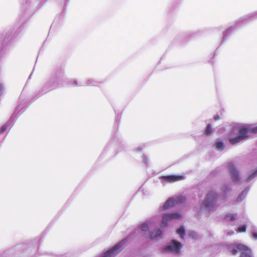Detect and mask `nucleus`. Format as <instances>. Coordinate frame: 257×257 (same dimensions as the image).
I'll return each mask as SVG.
<instances>
[{"label":"nucleus","mask_w":257,"mask_h":257,"mask_svg":"<svg viewBox=\"0 0 257 257\" xmlns=\"http://www.w3.org/2000/svg\"><path fill=\"white\" fill-rule=\"evenodd\" d=\"M224 219L225 221L231 222L235 220V217L233 214L227 213L224 217Z\"/></svg>","instance_id":"obj_13"},{"label":"nucleus","mask_w":257,"mask_h":257,"mask_svg":"<svg viewBox=\"0 0 257 257\" xmlns=\"http://www.w3.org/2000/svg\"><path fill=\"white\" fill-rule=\"evenodd\" d=\"M189 236L193 239H196L198 237L197 232L194 231L190 230L188 232Z\"/></svg>","instance_id":"obj_17"},{"label":"nucleus","mask_w":257,"mask_h":257,"mask_svg":"<svg viewBox=\"0 0 257 257\" xmlns=\"http://www.w3.org/2000/svg\"><path fill=\"white\" fill-rule=\"evenodd\" d=\"M216 148L219 150H223L224 148V144L221 142H218L215 144Z\"/></svg>","instance_id":"obj_16"},{"label":"nucleus","mask_w":257,"mask_h":257,"mask_svg":"<svg viewBox=\"0 0 257 257\" xmlns=\"http://www.w3.org/2000/svg\"><path fill=\"white\" fill-rule=\"evenodd\" d=\"M180 217V215L178 212H173L167 213L163 215L161 222V227H165L167 226V222L175 219H178Z\"/></svg>","instance_id":"obj_7"},{"label":"nucleus","mask_w":257,"mask_h":257,"mask_svg":"<svg viewBox=\"0 0 257 257\" xmlns=\"http://www.w3.org/2000/svg\"><path fill=\"white\" fill-rule=\"evenodd\" d=\"M83 84H80V85H78V83H77V81H76V80H74L73 81V85L74 86H80V85H83Z\"/></svg>","instance_id":"obj_28"},{"label":"nucleus","mask_w":257,"mask_h":257,"mask_svg":"<svg viewBox=\"0 0 257 257\" xmlns=\"http://www.w3.org/2000/svg\"><path fill=\"white\" fill-rule=\"evenodd\" d=\"M256 174L257 170L248 177L247 181H250L251 179L254 178Z\"/></svg>","instance_id":"obj_24"},{"label":"nucleus","mask_w":257,"mask_h":257,"mask_svg":"<svg viewBox=\"0 0 257 257\" xmlns=\"http://www.w3.org/2000/svg\"><path fill=\"white\" fill-rule=\"evenodd\" d=\"M174 198L176 204L183 203L185 202L186 200V198L185 197V196L183 195H179Z\"/></svg>","instance_id":"obj_14"},{"label":"nucleus","mask_w":257,"mask_h":257,"mask_svg":"<svg viewBox=\"0 0 257 257\" xmlns=\"http://www.w3.org/2000/svg\"><path fill=\"white\" fill-rule=\"evenodd\" d=\"M175 202L174 197L169 198L166 202L164 203L163 206V209L166 210L170 207H173L174 205H175Z\"/></svg>","instance_id":"obj_12"},{"label":"nucleus","mask_w":257,"mask_h":257,"mask_svg":"<svg viewBox=\"0 0 257 257\" xmlns=\"http://www.w3.org/2000/svg\"><path fill=\"white\" fill-rule=\"evenodd\" d=\"M220 119L219 116L218 115H216L214 117L215 120H218Z\"/></svg>","instance_id":"obj_30"},{"label":"nucleus","mask_w":257,"mask_h":257,"mask_svg":"<svg viewBox=\"0 0 257 257\" xmlns=\"http://www.w3.org/2000/svg\"><path fill=\"white\" fill-rule=\"evenodd\" d=\"M248 129V132H251L253 133H257V126L252 128H247Z\"/></svg>","instance_id":"obj_23"},{"label":"nucleus","mask_w":257,"mask_h":257,"mask_svg":"<svg viewBox=\"0 0 257 257\" xmlns=\"http://www.w3.org/2000/svg\"><path fill=\"white\" fill-rule=\"evenodd\" d=\"M228 167L229 172L231 175L232 180L234 181H237L238 180V172L234 167L232 163L230 162L228 164Z\"/></svg>","instance_id":"obj_9"},{"label":"nucleus","mask_w":257,"mask_h":257,"mask_svg":"<svg viewBox=\"0 0 257 257\" xmlns=\"http://www.w3.org/2000/svg\"><path fill=\"white\" fill-rule=\"evenodd\" d=\"M161 182L164 183V182L172 183L180 180H184L185 177L182 175H168L162 176L160 177Z\"/></svg>","instance_id":"obj_8"},{"label":"nucleus","mask_w":257,"mask_h":257,"mask_svg":"<svg viewBox=\"0 0 257 257\" xmlns=\"http://www.w3.org/2000/svg\"><path fill=\"white\" fill-rule=\"evenodd\" d=\"M252 236H253V237L257 239V233L256 232H253L252 233Z\"/></svg>","instance_id":"obj_29"},{"label":"nucleus","mask_w":257,"mask_h":257,"mask_svg":"<svg viewBox=\"0 0 257 257\" xmlns=\"http://www.w3.org/2000/svg\"><path fill=\"white\" fill-rule=\"evenodd\" d=\"M246 231V226L245 225H243L239 227L237 229V232H244Z\"/></svg>","instance_id":"obj_21"},{"label":"nucleus","mask_w":257,"mask_h":257,"mask_svg":"<svg viewBox=\"0 0 257 257\" xmlns=\"http://www.w3.org/2000/svg\"><path fill=\"white\" fill-rule=\"evenodd\" d=\"M204 135L206 136L209 135V123L206 125V128L204 132Z\"/></svg>","instance_id":"obj_25"},{"label":"nucleus","mask_w":257,"mask_h":257,"mask_svg":"<svg viewBox=\"0 0 257 257\" xmlns=\"http://www.w3.org/2000/svg\"><path fill=\"white\" fill-rule=\"evenodd\" d=\"M209 208V193H207L201 207L200 212H207Z\"/></svg>","instance_id":"obj_11"},{"label":"nucleus","mask_w":257,"mask_h":257,"mask_svg":"<svg viewBox=\"0 0 257 257\" xmlns=\"http://www.w3.org/2000/svg\"><path fill=\"white\" fill-rule=\"evenodd\" d=\"M143 162L146 165H148V164L149 163V159H148V158L146 156L144 155L143 156Z\"/></svg>","instance_id":"obj_22"},{"label":"nucleus","mask_w":257,"mask_h":257,"mask_svg":"<svg viewBox=\"0 0 257 257\" xmlns=\"http://www.w3.org/2000/svg\"><path fill=\"white\" fill-rule=\"evenodd\" d=\"M222 190L224 191V192H226L228 190V187L226 186V185H224L222 187Z\"/></svg>","instance_id":"obj_27"},{"label":"nucleus","mask_w":257,"mask_h":257,"mask_svg":"<svg viewBox=\"0 0 257 257\" xmlns=\"http://www.w3.org/2000/svg\"><path fill=\"white\" fill-rule=\"evenodd\" d=\"M11 120L8 122L7 123L3 125L1 128V134L4 133L8 128V126H9V123L11 122Z\"/></svg>","instance_id":"obj_18"},{"label":"nucleus","mask_w":257,"mask_h":257,"mask_svg":"<svg viewBox=\"0 0 257 257\" xmlns=\"http://www.w3.org/2000/svg\"><path fill=\"white\" fill-rule=\"evenodd\" d=\"M65 76L63 71L57 72L44 86L42 91L46 92L49 89H55L64 86Z\"/></svg>","instance_id":"obj_1"},{"label":"nucleus","mask_w":257,"mask_h":257,"mask_svg":"<svg viewBox=\"0 0 257 257\" xmlns=\"http://www.w3.org/2000/svg\"><path fill=\"white\" fill-rule=\"evenodd\" d=\"M96 82L95 81L92 79H88L87 81L85 83V84L87 85H94V83H95Z\"/></svg>","instance_id":"obj_20"},{"label":"nucleus","mask_w":257,"mask_h":257,"mask_svg":"<svg viewBox=\"0 0 257 257\" xmlns=\"http://www.w3.org/2000/svg\"><path fill=\"white\" fill-rule=\"evenodd\" d=\"M200 215V212H198L197 214H196V217H198V216H199V215Z\"/></svg>","instance_id":"obj_31"},{"label":"nucleus","mask_w":257,"mask_h":257,"mask_svg":"<svg viewBox=\"0 0 257 257\" xmlns=\"http://www.w3.org/2000/svg\"><path fill=\"white\" fill-rule=\"evenodd\" d=\"M177 233L178 234L181 238H183L185 234V230L183 226H181L177 230Z\"/></svg>","instance_id":"obj_15"},{"label":"nucleus","mask_w":257,"mask_h":257,"mask_svg":"<svg viewBox=\"0 0 257 257\" xmlns=\"http://www.w3.org/2000/svg\"><path fill=\"white\" fill-rule=\"evenodd\" d=\"M140 229L145 237L151 239L159 237L162 234V230L160 228L156 229L153 232L150 231L149 230V225L145 222L141 225Z\"/></svg>","instance_id":"obj_4"},{"label":"nucleus","mask_w":257,"mask_h":257,"mask_svg":"<svg viewBox=\"0 0 257 257\" xmlns=\"http://www.w3.org/2000/svg\"><path fill=\"white\" fill-rule=\"evenodd\" d=\"M126 242V239H123L115 244L113 247L104 253L102 257H114L120 250L123 244Z\"/></svg>","instance_id":"obj_5"},{"label":"nucleus","mask_w":257,"mask_h":257,"mask_svg":"<svg viewBox=\"0 0 257 257\" xmlns=\"http://www.w3.org/2000/svg\"><path fill=\"white\" fill-rule=\"evenodd\" d=\"M248 129L247 127H242L239 130V136L229 140V142L232 144H235L240 141L247 138V134L248 133Z\"/></svg>","instance_id":"obj_6"},{"label":"nucleus","mask_w":257,"mask_h":257,"mask_svg":"<svg viewBox=\"0 0 257 257\" xmlns=\"http://www.w3.org/2000/svg\"><path fill=\"white\" fill-rule=\"evenodd\" d=\"M218 196L216 194L210 193V212L216 207L217 202Z\"/></svg>","instance_id":"obj_10"},{"label":"nucleus","mask_w":257,"mask_h":257,"mask_svg":"<svg viewBox=\"0 0 257 257\" xmlns=\"http://www.w3.org/2000/svg\"><path fill=\"white\" fill-rule=\"evenodd\" d=\"M228 249L232 255H236L238 250L240 252L239 257H251L248 247L241 243H235L229 245Z\"/></svg>","instance_id":"obj_2"},{"label":"nucleus","mask_w":257,"mask_h":257,"mask_svg":"<svg viewBox=\"0 0 257 257\" xmlns=\"http://www.w3.org/2000/svg\"><path fill=\"white\" fill-rule=\"evenodd\" d=\"M145 147V145L142 144L139 145L137 148L135 149V151L137 152H141Z\"/></svg>","instance_id":"obj_19"},{"label":"nucleus","mask_w":257,"mask_h":257,"mask_svg":"<svg viewBox=\"0 0 257 257\" xmlns=\"http://www.w3.org/2000/svg\"><path fill=\"white\" fill-rule=\"evenodd\" d=\"M4 90V85L0 84V95L2 94Z\"/></svg>","instance_id":"obj_26"},{"label":"nucleus","mask_w":257,"mask_h":257,"mask_svg":"<svg viewBox=\"0 0 257 257\" xmlns=\"http://www.w3.org/2000/svg\"><path fill=\"white\" fill-rule=\"evenodd\" d=\"M182 245L181 242L172 240L168 242L164 248V252L165 253H170L173 254H178L180 252Z\"/></svg>","instance_id":"obj_3"}]
</instances>
